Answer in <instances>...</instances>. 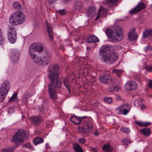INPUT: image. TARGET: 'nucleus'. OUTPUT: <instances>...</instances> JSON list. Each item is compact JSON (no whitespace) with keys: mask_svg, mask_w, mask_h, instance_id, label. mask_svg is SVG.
<instances>
[{"mask_svg":"<svg viewBox=\"0 0 152 152\" xmlns=\"http://www.w3.org/2000/svg\"><path fill=\"white\" fill-rule=\"evenodd\" d=\"M93 128L92 124L90 122H86L84 124L83 127L78 128L80 133L83 134L87 136L88 134L92 131Z\"/></svg>","mask_w":152,"mask_h":152,"instance_id":"8","label":"nucleus"},{"mask_svg":"<svg viewBox=\"0 0 152 152\" xmlns=\"http://www.w3.org/2000/svg\"><path fill=\"white\" fill-rule=\"evenodd\" d=\"M46 28L48 32L49 37L51 41L53 40V31L52 28L50 27L48 23H46Z\"/></svg>","mask_w":152,"mask_h":152,"instance_id":"20","label":"nucleus"},{"mask_svg":"<svg viewBox=\"0 0 152 152\" xmlns=\"http://www.w3.org/2000/svg\"><path fill=\"white\" fill-rule=\"evenodd\" d=\"M14 110L15 109L13 107H10L8 110V113L9 114H11L14 113Z\"/></svg>","mask_w":152,"mask_h":152,"instance_id":"48","label":"nucleus"},{"mask_svg":"<svg viewBox=\"0 0 152 152\" xmlns=\"http://www.w3.org/2000/svg\"><path fill=\"white\" fill-rule=\"evenodd\" d=\"M107 11V9L104 8L102 6H101L99 10L98 13L96 17L95 18V20H96L100 17L101 18L106 17Z\"/></svg>","mask_w":152,"mask_h":152,"instance_id":"14","label":"nucleus"},{"mask_svg":"<svg viewBox=\"0 0 152 152\" xmlns=\"http://www.w3.org/2000/svg\"><path fill=\"white\" fill-rule=\"evenodd\" d=\"M142 103V100L140 99H138L135 100L134 104L135 106L138 107L141 105Z\"/></svg>","mask_w":152,"mask_h":152,"instance_id":"35","label":"nucleus"},{"mask_svg":"<svg viewBox=\"0 0 152 152\" xmlns=\"http://www.w3.org/2000/svg\"><path fill=\"white\" fill-rule=\"evenodd\" d=\"M26 134V132L24 130L20 129L13 137L12 141L13 142H16L17 147L19 146L23 141Z\"/></svg>","mask_w":152,"mask_h":152,"instance_id":"7","label":"nucleus"},{"mask_svg":"<svg viewBox=\"0 0 152 152\" xmlns=\"http://www.w3.org/2000/svg\"><path fill=\"white\" fill-rule=\"evenodd\" d=\"M44 141L43 139L41 137H37L35 138L33 140L35 145H37V144L42 143Z\"/></svg>","mask_w":152,"mask_h":152,"instance_id":"29","label":"nucleus"},{"mask_svg":"<svg viewBox=\"0 0 152 152\" xmlns=\"http://www.w3.org/2000/svg\"><path fill=\"white\" fill-rule=\"evenodd\" d=\"M42 45L40 42H35L29 48V53L31 58L35 63L39 65L41 60Z\"/></svg>","mask_w":152,"mask_h":152,"instance_id":"3","label":"nucleus"},{"mask_svg":"<svg viewBox=\"0 0 152 152\" xmlns=\"http://www.w3.org/2000/svg\"><path fill=\"white\" fill-rule=\"evenodd\" d=\"M135 123L141 126H144V122L142 121H135Z\"/></svg>","mask_w":152,"mask_h":152,"instance_id":"45","label":"nucleus"},{"mask_svg":"<svg viewBox=\"0 0 152 152\" xmlns=\"http://www.w3.org/2000/svg\"><path fill=\"white\" fill-rule=\"evenodd\" d=\"M104 101L106 102L111 104L113 102V99L110 97H105L104 98Z\"/></svg>","mask_w":152,"mask_h":152,"instance_id":"38","label":"nucleus"},{"mask_svg":"<svg viewBox=\"0 0 152 152\" xmlns=\"http://www.w3.org/2000/svg\"><path fill=\"white\" fill-rule=\"evenodd\" d=\"M130 107L127 104H123L120 106L115 110V112L118 114H121L123 115H126L129 112Z\"/></svg>","mask_w":152,"mask_h":152,"instance_id":"9","label":"nucleus"},{"mask_svg":"<svg viewBox=\"0 0 152 152\" xmlns=\"http://www.w3.org/2000/svg\"><path fill=\"white\" fill-rule=\"evenodd\" d=\"M10 87V83L9 80H5L1 84L0 91L7 93Z\"/></svg>","mask_w":152,"mask_h":152,"instance_id":"12","label":"nucleus"},{"mask_svg":"<svg viewBox=\"0 0 152 152\" xmlns=\"http://www.w3.org/2000/svg\"><path fill=\"white\" fill-rule=\"evenodd\" d=\"M145 4L142 2H140L133 9H132L130 11V13L134 14L139 12L141 10L145 8Z\"/></svg>","mask_w":152,"mask_h":152,"instance_id":"13","label":"nucleus"},{"mask_svg":"<svg viewBox=\"0 0 152 152\" xmlns=\"http://www.w3.org/2000/svg\"><path fill=\"white\" fill-rule=\"evenodd\" d=\"M135 30V28H132L131 31L130 32H132V33H134Z\"/></svg>","mask_w":152,"mask_h":152,"instance_id":"54","label":"nucleus"},{"mask_svg":"<svg viewBox=\"0 0 152 152\" xmlns=\"http://www.w3.org/2000/svg\"><path fill=\"white\" fill-rule=\"evenodd\" d=\"M115 33L117 38L116 37L113 31L109 28H106L105 33L108 37L109 41L115 42L122 40L123 38V35L121 28H118L115 31Z\"/></svg>","mask_w":152,"mask_h":152,"instance_id":"4","label":"nucleus"},{"mask_svg":"<svg viewBox=\"0 0 152 152\" xmlns=\"http://www.w3.org/2000/svg\"><path fill=\"white\" fill-rule=\"evenodd\" d=\"M61 152H69V151L67 150H64L62 151Z\"/></svg>","mask_w":152,"mask_h":152,"instance_id":"56","label":"nucleus"},{"mask_svg":"<svg viewBox=\"0 0 152 152\" xmlns=\"http://www.w3.org/2000/svg\"><path fill=\"white\" fill-rule=\"evenodd\" d=\"M96 9L94 7H92L89 8L87 15L91 17L94 16L96 13Z\"/></svg>","mask_w":152,"mask_h":152,"instance_id":"23","label":"nucleus"},{"mask_svg":"<svg viewBox=\"0 0 152 152\" xmlns=\"http://www.w3.org/2000/svg\"><path fill=\"white\" fill-rule=\"evenodd\" d=\"M110 48L107 45L102 46L99 50V58L104 62H115L118 58V56L113 52H110Z\"/></svg>","mask_w":152,"mask_h":152,"instance_id":"2","label":"nucleus"},{"mask_svg":"<svg viewBox=\"0 0 152 152\" xmlns=\"http://www.w3.org/2000/svg\"><path fill=\"white\" fill-rule=\"evenodd\" d=\"M79 142L80 144H83L84 143L86 142V140L84 138H79L78 139Z\"/></svg>","mask_w":152,"mask_h":152,"instance_id":"44","label":"nucleus"},{"mask_svg":"<svg viewBox=\"0 0 152 152\" xmlns=\"http://www.w3.org/2000/svg\"><path fill=\"white\" fill-rule=\"evenodd\" d=\"M63 82L65 86L67 89L69 93H70L72 87V82L67 78L64 79Z\"/></svg>","mask_w":152,"mask_h":152,"instance_id":"19","label":"nucleus"},{"mask_svg":"<svg viewBox=\"0 0 152 152\" xmlns=\"http://www.w3.org/2000/svg\"><path fill=\"white\" fill-rule=\"evenodd\" d=\"M125 86L127 89L130 91H133L137 88V84L134 81H129L126 83Z\"/></svg>","mask_w":152,"mask_h":152,"instance_id":"16","label":"nucleus"},{"mask_svg":"<svg viewBox=\"0 0 152 152\" xmlns=\"http://www.w3.org/2000/svg\"><path fill=\"white\" fill-rule=\"evenodd\" d=\"M5 43V39L2 35L1 30L0 28V45L3 46Z\"/></svg>","mask_w":152,"mask_h":152,"instance_id":"34","label":"nucleus"},{"mask_svg":"<svg viewBox=\"0 0 152 152\" xmlns=\"http://www.w3.org/2000/svg\"><path fill=\"white\" fill-rule=\"evenodd\" d=\"M73 148L75 152H83V150L80 146L78 144L74 143L73 145Z\"/></svg>","mask_w":152,"mask_h":152,"instance_id":"25","label":"nucleus"},{"mask_svg":"<svg viewBox=\"0 0 152 152\" xmlns=\"http://www.w3.org/2000/svg\"><path fill=\"white\" fill-rule=\"evenodd\" d=\"M5 93V92L0 91V102H2L4 100L7 94V93Z\"/></svg>","mask_w":152,"mask_h":152,"instance_id":"33","label":"nucleus"},{"mask_svg":"<svg viewBox=\"0 0 152 152\" xmlns=\"http://www.w3.org/2000/svg\"><path fill=\"white\" fill-rule=\"evenodd\" d=\"M113 72L115 73L116 75L118 77L121 76L122 72V70H118L117 69H114L113 70Z\"/></svg>","mask_w":152,"mask_h":152,"instance_id":"36","label":"nucleus"},{"mask_svg":"<svg viewBox=\"0 0 152 152\" xmlns=\"http://www.w3.org/2000/svg\"><path fill=\"white\" fill-rule=\"evenodd\" d=\"M59 67L57 64L51 65L49 68L48 77L50 80L51 83L49 85L48 91L50 99L53 100L57 99L56 90L61 88L62 83L59 80L60 74Z\"/></svg>","mask_w":152,"mask_h":152,"instance_id":"1","label":"nucleus"},{"mask_svg":"<svg viewBox=\"0 0 152 152\" xmlns=\"http://www.w3.org/2000/svg\"><path fill=\"white\" fill-rule=\"evenodd\" d=\"M8 39L9 42L11 43H14L16 40V34H8Z\"/></svg>","mask_w":152,"mask_h":152,"instance_id":"26","label":"nucleus"},{"mask_svg":"<svg viewBox=\"0 0 152 152\" xmlns=\"http://www.w3.org/2000/svg\"><path fill=\"white\" fill-rule=\"evenodd\" d=\"M16 30L11 26H10L8 29V35L16 34Z\"/></svg>","mask_w":152,"mask_h":152,"instance_id":"30","label":"nucleus"},{"mask_svg":"<svg viewBox=\"0 0 152 152\" xmlns=\"http://www.w3.org/2000/svg\"><path fill=\"white\" fill-rule=\"evenodd\" d=\"M118 0H106L104 2V4H105L113 3L117 2Z\"/></svg>","mask_w":152,"mask_h":152,"instance_id":"40","label":"nucleus"},{"mask_svg":"<svg viewBox=\"0 0 152 152\" xmlns=\"http://www.w3.org/2000/svg\"><path fill=\"white\" fill-rule=\"evenodd\" d=\"M94 135L95 136H97L99 134L96 131L94 134Z\"/></svg>","mask_w":152,"mask_h":152,"instance_id":"55","label":"nucleus"},{"mask_svg":"<svg viewBox=\"0 0 152 152\" xmlns=\"http://www.w3.org/2000/svg\"><path fill=\"white\" fill-rule=\"evenodd\" d=\"M13 7L16 10H20L21 8L20 4L18 2H15L13 3Z\"/></svg>","mask_w":152,"mask_h":152,"instance_id":"31","label":"nucleus"},{"mask_svg":"<svg viewBox=\"0 0 152 152\" xmlns=\"http://www.w3.org/2000/svg\"><path fill=\"white\" fill-rule=\"evenodd\" d=\"M119 87L118 86H114L108 89V91L111 92L117 91L119 90Z\"/></svg>","mask_w":152,"mask_h":152,"instance_id":"37","label":"nucleus"},{"mask_svg":"<svg viewBox=\"0 0 152 152\" xmlns=\"http://www.w3.org/2000/svg\"><path fill=\"white\" fill-rule=\"evenodd\" d=\"M122 142L123 144L124 145H128L129 143H130V140L129 139L124 138L122 139Z\"/></svg>","mask_w":152,"mask_h":152,"instance_id":"42","label":"nucleus"},{"mask_svg":"<svg viewBox=\"0 0 152 152\" xmlns=\"http://www.w3.org/2000/svg\"><path fill=\"white\" fill-rule=\"evenodd\" d=\"M26 20V17L23 13L20 11L14 12L10 15L9 22L12 25H17L23 23Z\"/></svg>","mask_w":152,"mask_h":152,"instance_id":"5","label":"nucleus"},{"mask_svg":"<svg viewBox=\"0 0 152 152\" xmlns=\"http://www.w3.org/2000/svg\"><path fill=\"white\" fill-rule=\"evenodd\" d=\"M17 94L16 93H15L13 94L12 96H11V98L9 100L10 102H15L17 100Z\"/></svg>","mask_w":152,"mask_h":152,"instance_id":"32","label":"nucleus"},{"mask_svg":"<svg viewBox=\"0 0 152 152\" xmlns=\"http://www.w3.org/2000/svg\"><path fill=\"white\" fill-rule=\"evenodd\" d=\"M145 108V106L144 105H142L141 106V108L142 110H143Z\"/></svg>","mask_w":152,"mask_h":152,"instance_id":"53","label":"nucleus"},{"mask_svg":"<svg viewBox=\"0 0 152 152\" xmlns=\"http://www.w3.org/2000/svg\"><path fill=\"white\" fill-rule=\"evenodd\" d=\"M83 7V4L81 1H77L75 2L73 6V11H78L80 10Z\"/></svg>","mask_w":152,"mask_h":152,"instance_id":"18","label":"nucleus"},{"mask_svg":"<svg viewBox=\"0 0 152 152\" xmlns=\"http://www.w3.org/2000/svg\"><path fill=\"white\" fill-rule=\"evenodd\" d=\"M140 132L145 136H148L151 133L150 129L149 128H144L140 130Z\"/></svg>","mask_w":152,"mask_h":152,"instance_id":"22","label":"nucleus"},{"mask_svg":"<svg viewBox=\"0 0 152 152\" xmlns=\"http://www.w3.org/2000/svg\"><path fill=\"white\" fill-rule=\"evenodd\" d=\"M87 117L86 116L79 117L75 115H73L70 118L69 120L74 123V124L78 125L80 124L83 120L87 118Z\"/></svg>","mask_w":152,"mask_h":152,"instance_id":"11","label":"nucleus"},{"mask_svg":"<svg viewBox=\"0 0 152 152\" xmlns=\"http://www.w3.org/2000/svg\"><path fill=\"white\" fill-rule=\"evenodd\" d=\"M19 53L18 51H14L12 53L11 59L14 63L17 62L19 60Z\"/></svg>","mask_w":152,"mask_h":152,"instance_id":"17","label":"nucleus"},{"mask_svg":"<svg viewBox=\"0 0 152 152\" xmlns=\"http://www.w3.org/2000/svg\"><path fill=\"white\" fill-rule=\"evenodd\" d=\"M120 131L121 132L126 134H128L130 132L129 129L127 128H124L123 127H121L120 129Z\"/></svg>","mask_w":152,"mask_h":152,"instance_id":"39","label":"nucleus"},{"mask_svg":"<svg viewBox=\"0 0 152 152\" xmlns=\"http://www.w3.org/2000/svg\"><path fill=\"white\" fill-rule=\"evenodd\" d=\"M14 148L12 147H10L8 149H3L2 151V152H12L13 151Z\"/></svg>","mask_w":152,"mask_h":152,"instance_id":"43","label":"nucleus"},{"mask_svg":"<svg viewBox=\"0 0 152 152\" xmlns=\"http://www.w3.org/2000/svg\"><path fill=\"white\" fill-rule=\"evenodd\" d=\"M152 35V30L151 29L147 30L144 31L143 34V37L144 38L148 37L149 38H150Z\"/></svg>","mask_w":152,"mask_h":152,"instance_id":"24","label":"nucleus"},{"mask_svg":"<svg viewBox=\"0 0 152 152\" xmlns=\"http://www.w3.org/2000/svg\"><path fill=\"white\" fill-rule=\"evenodd\" d=\"M148 83L149 87L152 89V80H150Z\"/></svg>","mask_w":152,"mask_h":152,"instance_id":"51","label":"nucleus"},{"mask_svg":"<svg viewBox=\"0 0 152 152\" xmlns=\"http://www.w3.org/2000/svg\"><path fill=\"white\" fill-rule=\"evenodd\" d=\"M151 123L150 122H144V126H150Z\"/></svg>","mask_w":152,"mask_h":152,"instance_id":"50","label":"nucleus"},{"mask_svg":"<svg viewBox=\"0 0 152 152\" xmlns=\"http://www.w3.org/2000/svg\"><path fill=\"white\" fill-rule=\"evenodd\" d=\"M149 49V48L148 46L144 48V50H145V51L148 50Z\"/></svg>","mask_w":152,"mask_h":152,"instance_id":"52","label":"nucleus"},{"mask_svg":"<svg viewBox=\"0 0 152 152\" xmlns=\"http://www.w3.org/2000/svg\"><path fill=\"white\" fill-rule=\"evenodd\" d=\"M31 123L34 125L38 126L42 121V118L39 115L34 116L30 118Z\"/></svg>","mask_w":152,"mask_h":152,"instance_id":"15","label":"nucleus"},{"mask_svg":"<svg viewBox=\"0 0 152 152\" xmlns=\"http://www.w3.org/2000/svg\"><path fill=\"white\" fill-rule=\"evenodd\" d=\"M41 49V58L40 65L43 66L48 65L50 62L51 58V55L49 53L48 51L42 45Z\"/></svg>","mask_w":152,"mask_h":152,"instance_id":"6","label":"nucleus"},{"mask_svg":"<svg viewBox=\"0 0 152 152\" xmlns=\"http://www.w3.org/2000/svg\"><path fill=\"white\" fill-rule=\"evenodd\" d=\"M102 149L103 151L107 152H111L113 150L112 148L108 144L104 145L102 147Z\"/></svg>","mask_w":152,"mask_h":152,"instance_id":"27","label":"nucleus"},{"mask_svg":"<svg viewBox=\"0 0 152 152\" xmlns=\"http://www.w3.org/2000/svg\"><path fill=\"white\" fill-rule=\"evenodd\" d=\"M56 13H58L61 15H63L65 14L66 12L65 10L63 9L62 10H58L56 11Z\"/></svg>","mask_w":152,"mask_h":152,"instance_id":"41","label":"nucleus"},{"mask_svg":"<svg viewBox=\"0 0 152 152\" xmlns=\"http://www.w3.org/2000/svg\"><path fill=\"white\" fill-rule=\"evenodd\" d=\"M128 37L130 41H134L137 38V35L136 34L129 32Z\"/></svg>","mask_w":152,"mask_h":152,"instance_id":"28","label":"nucleus"},{"mask_svg":"<svg viewBox=\"0 0 152 152\" xmlns=\"http://www.w3.org/2000/svg\"><path fill=\"white\" fill-rule=\"evenodd\" d=\"M149 49H150L151 50H152V48H149Z\"/></svg>","mask_w":152,"mask_h":152,"instance_id":"57","label":"nucleus"},{"mask_svg":"<svg viewBox=\"0 0 152 152\" xmlns=\"http://www.w3.org/2000/svg\"><path fill=\"white\" fill-rule=\"evenodd\" d=\"M98 79L102 83L105 84L110 83L112 81V77L107 74L101 75L98 77Z\"/></svg>","mask_w":152,"mask_h":152,"instance_id":"10","label":"nucleus"},{"mask_svg":"<svg viewBox=\"0 0 152 152\" xmlns=\"http://www.w3.org/2000/svg\"><path fill=\"white\" fill-rule=\"evenodd\" d=\"M146 69L148 71L151 72L152 71V66H147L146 67Z\"/></svg>","mask_w":152,"mask_h":152,"instance_id":"49","label":"nucleus"},{"mask_svg":"<svg viewBox=\"0 0 152 152\" xmlns=\"http://www.w3.org/2000/svg\"><path fill=\"white\" fill-rule=\"evenodd\" d=\"M86 41L88 43H91L96 42H98L99 41V39L96 36L92 35L87 38Z\"/></svg>","mask_w":152,"mask_h":152,"instance_id":"21","label":"nucleus"},{"mask_svg":"<svg viewBox=\"0 0 152 152\" xmlns=\"http://www.w3.org/2000/svg\"><path fill=\"white\" fill-rule=\"evenodd\" d=\"M32 94H29L28 93H26L24 94L23 98L25 99H27L29 97H30L32 96Z\"/></svg>","mask_w":152,"mask_h":152,"instance_id":"46","label":"nucleus"},{"mask_svg":"<svg viewBox=\"0 0 152 152\" xmlns=\"http://www.w3.org/2000/svg\"><path fill=\"white\" fill-rule=\"evenodd\" d=\"M26 148H29L30 149H33L31 145L29 143H27L23 145Z\"/></svg>","mask_w":152,"mask_h":152,"instance_id":"47","label":"nucleus"}]
</instances>
